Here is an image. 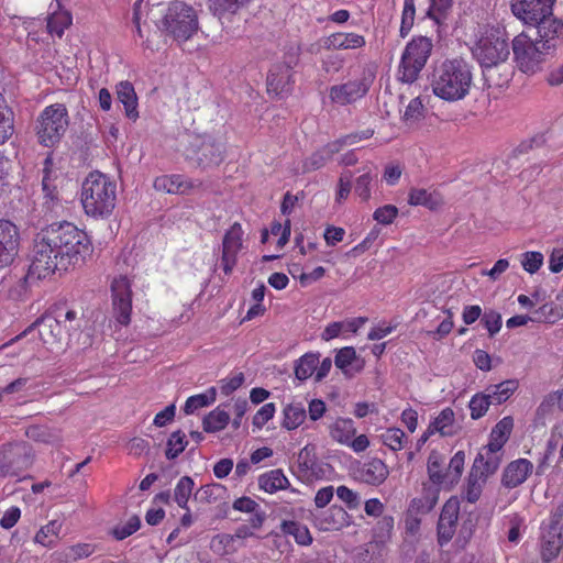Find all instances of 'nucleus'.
Masks as SVG:
<instances>
[{
	"mask_svg": "<svg viewBox=\"0 0 563 563\" xmlns=\"http://www.w3.org/2000/svg\"><path fill=\"white\" fill-rule=\"evenodd\" d=\"M250 2L251 0H207L208 9L220 21L230 20Z\"/></svg>",
	"mask_w": 563,
	"mask_h": 563,
	"instance_id": "obj_28",
	"label": "nucleus"
},
{
	"mask_svg": "<svg viewBox=\"0 0 563 563\" xmlns=\"http://www.w3.org/2000/svg\"><path fill=\"white\" fill-rule=\"evenodd\" d=\"M356 360V351L353 346H345L336 352L334 364L344 375H351L350 366Z\"/></svg>",
	"mask_w": 563,
	"mask_h": 563,
	"instance_id": "obj_55",
	"label": "nucleus"
},
{
	"mask_svg": "<svg viewBox=\"0 0 563 563\" xmlns=\"http://www.w3.org/2000/svg\"><path fill=\"white\" fill-rule=\"evenodd\" d=\"M69 125L68 110L64 103H53L45 107L36 120L38 142L51 147L65 135Z\"/></svg>",
	"mask_w": 563,
	"mask_h": 563,
	"instance_id": "obj_7",
	"label": "nucleus"
},
{
	"mask_svg": "<svg viewBox=\"0 0 563 563\" xmlns=\"http://www.w3.org/2000/svg\"><path fill=\"white\" fill-rule=\"evenodd\" d=\"M80 200L87 216L107 218L115 207L117 184L104 174L92 172L82 183Z\"/></svg>",
	"mask_w": 563,
	"mask_h": 563,
	"instance_id": "obj_4",
	"label": "nucleus"
},
{
	"mask_svg": "<svg viewBox=\"0 0 563 563\" xmlns=\"http://www.w3.org/2000/svg\"><path fill=\"white\" fill-rule=\"evenodd\" d=\"M532 467V463L526 459L511 462L504 472V485L509 488L521 485L531 473Z\"/></svg>",
	"mask_w": 563,
	"mask_h": 563,
	"instance_id": "obj_27",
	"label": "nucleus"
},
{
	"mask_svg": "<svg viewBox=\"0 0 563 563\" xmlns=\"http://www.w3.org/2000/svg\"><path fill=\"white\" fill-rule=\"evenodd\" d=\"M563 545V537L556 525H552L543 532L541 554L542 559L547 562L554 559Z\"/></svg>",
	"mask_w": 563,
	"mask_h": 563,
	"instance_id": "obj_32",
	"label": "nucleus"
},
{
	"mask_svg": "<svg viewBox=\"0 0 563 563\" xmlns=\"http://www.w3.org/2000/svg\"><path fill=\"white\" fill-rule=\"evenodd\" d=\"M93 245L88 233L71 222L53 223L35 238L31 264L24 277L33 283L81 266L92 255Z\"/></svg>",
	"mask_w": 563,
	"mask_h": 563,
	"instance_id": "obj_1",
	"label": "nucleus"
},
{
	"mask_svg": "<svg viewBox=\"0 0 563 563\" xmlns=\"http://www.w3.org/2000/svg\"><path fill=\"white\" fill-rule=\"evenodd\" d=\"M322 47L328 51L360 49L366 45L363 35L355 32H335L322 38Z\"/></svg>",
	"mask_w": 563,
	"mask_h": 563,
	"instance_id": "obj_22",
	"label": "nucleus"
},
{
	"mask_svg": "<svg viewBox=\"0 0 563 563\" xmlns=\"http://www.w3.org/2000/svg\"><path fill=\"white\" fill-rule=\"evenodd\" d=\"M508 526L507 538L510 542L517 543L521 538V528L523 527V518L517 514H512L506 518Z\"/></svg>",
	"mask_w": 563,
	"mask_h": 563,
	"instance_id": "obj_64",
	"label": "nucleus"
},
{
	"mask_svg": "<svg viewBox=\"0 0 563 563\" xmlns=\"http://www.w3.org/2000/svg\"><path fill=\"white\" fill-rule=\"evenodd\" d=\"M432 41L426 36L413 37L401 55L399 79L411 84L417 80L432 52Z\"/></svg>",
	"mask_w": 563,
	"mask_h": 563,
	"instance_id": "obj_9",
	"label": "nucleus"
},
{
	"mask_svg": "<svg viewBox=\"0 0 563 563\" xmlns=\"http://www.w3.org/2000/svg\"><path fill=\"white\" fill-rule=\"evenodd\" d=\"M185 158L201 169L221 164L224 147L206 134L186 133L180 143Z\"/></svg>",
	"mask_w": 563,
	"mask_h": 563,
	"instance_id": "obj_6",
	"label": "nucleus"
},
{
	"mask_svg": "<svg viewBox=\"0 0 563 563\" xmlns=\"http://www.w3.org/2000/svg\"><path fill=\"white\" fill-rule=\"evenodd\" d=\"M155 190L169 195H189L201 186L198 179L181 174L162 175L154 179Z\"/></svg>",
	"mask_w": 563,
	"mask_h": 563,
	"instance_id": "obj_18",
	"label": "nucleus"
},
{
	"mask_svg": "<svg viewBox=\"0 0 563 563\" xmlns=\"http://www.w3.org/2000/svg\"><path fill=\"white\" fill-rule=\"evenodd\" d=\"M349 515L341 506L333 505L316 517V525L320 530H339L347 523Z\"/></svg>",
	"mask_w": 563,
	"mask_h": 563,
	"instance_id": "obj_26",
	"label": "nucleus"
},
{
	"mask_svg": "<svg viewBox=\"0 0 563 563\" xmlns=\"http://www.w3.org/2000/svg\"><path fill=\"white\" fill-rule=\"evenodd\" d=\"M20 233L15 224L0 220V269L9 267L19 254Z\"/></svg>",
	"mask_w": 563,
	"mask_h": 563,
	"instance_id": "obj_17",
	"label": "nucleus"
},
{
	"mask_svg": "<svg viewBox=\"0 0 563 563\" xmlns=\"http://www.w3.org/2000/svg\"><path fill=\"white\" fill-rule=\"evenodd\" d=\"M234 537L232 534H218L211 540V549L219 554H227L235 551L233 545Z\"/></svg>",
	"mask_w": 563,
	"mask_h": 563,
	"instance_id": "obj_62",
	"label": "nucleus"
},
{
	"mask_svg": "<svg viewBox=\"0 0 563 563\" xmlns=\"http://www.w3.org/2000/svg\"><path fill=\"white\" fill-rule=\"evenodd\" d=\"M111 299L115 320L128 325L132 313V282L128 276L119 275L112 279Z\"/></svg>",
	"mask_w": 563,
	"mask_h": 563,
	"instance_id": "obj_12",
	"label": "nucleus"
},
{
	"mask_svg": "<svg viewBox=\"0 0 563 563\" xmlns=\"http://www.w3.org/2000/svg\"><path fill=\"white\" fill-rule=\"evenodd\" d=\"M367 322L366 317H356L329 323L321 333L323 341H331L335 338H347L349 333H356Z\"/></svg>",
	"mask_w": 563,
	"mask_h": 563,
	"instance_id": "obj_24",
	"label": "nucleus"
},
{
	"mask_svg": "<svg viewBox=\"0 0 563 563\" xmlns=\"http://www.w3.org/2000/svg\"><path fill=\"white\" fill-rule=\"evenodd\" d=\"M439 499V488L423 487L422 496L413 498L408 511L417 516L430 512L437 505Z\"/></svg>",
	"mask_w": 563,
	"mask_h": 563,
	"instance_id": "obj_34",
	"label": "nucleus"
},
{
	"mask_svg": "<svg viewBox=\"0 0 563 563\" xmlns=\"http://www.w3.org/2000/svg\"><path fill=\"white\" fill-rule=\"evenodd\" d=\"M444 463L443 456L437 452L432 451L428 457V475L430 482L439 487H450L449 475L446 474V470L443 471L442 465Z\"/></svg>",
	"mask_w": 563,
	"mask_h": 563,
	"instance_id": "obj_33",
	"label": "nucleus"
},
{
	"mask_svg": "<svg viewBox=\"0 0 563 563\" xmlns=\"http://www.w3.org/2000/svg\"><path fill=\"white\" fill-rule=\"evenodd\" d=\"M195 483L191 477L183 476L174 489V499L183 509H188V500L191 496Z\"/></svg>",
	"mask_w": 563,
	"mask_h": 563,
	"instance_id": "obj_50",
	"label": "nucleus"
},
{
	"mask_svg": "<svg viewBox=\"0 0 563 563\" xmlns=\"http://www.w3.org/2000/svg\"><path fill=\"white\" fill-rule=\"evenodd\" d=\"M388 474L389 471L387 465L377 457L364 462L357 468V477L362 482L373 486H377L384 483L388 477Z\"/></svg>",
	"mask_w": 563,
	"mask_h": 563,
	"instance_id": "obj_25",
	"label": "nucleus"
},
{
	"mask_svg": "<svg viewBox=\"0 0 563 563\" xmlns=\"http://www.w3.org/2000/svg\"><path fill=\"white\" fill-rule=\"evenodd\" d=\"M484 327L487 329L490 336L500 331L503 320L499 312L496 310H486L481 319Z\"/></svg>",
	"mask_w": 563,
	"mask_h": 563,
	"instance_id": "obj_63",
	"label": "nucleus"
},
{
	"mask_svg": "<svg viewBox=\"0 0 563 563\" xmlns=\"http://www.w3.org/2000/svg\"><path fill=\"white\" fill-rule=\"evenodd\" d=\"M217 399V388L210 387L202 394H197L187 398L183 408L186 415H192L200 408L212 405Z\"/></svg>",
	"mask_w": 563,
	"mask_h": 563,
	"instance_id": "obj_42",
	"label": "nucleus"
},
{
	"mask_svg": "<svg viewBox=\"0 0 563 563\" xmlns=\"http://www.w3.org/2000/svg\"><path fill=\"white\" fill-rule=\"evenodd\" d=\"M472 85V67L462 58L445 59L433 68L430 77L434 96L449 102L464 99Z\"/></svg>",
	"mask_w": 563,
	"mask_h": 563,
	"instance_id": "obj_2",
	"label": "nucleus"
},
{
	"mask_svg": "<svg viewBox=\"0 0 563 563\" xmlns=\"http://www.w3.org/2000/svg\"><path fill=\"white\" fill-rule=\"evenodd\" d=\"M280 530L284 534L294 537L295 541L300 545H309L312 542L309 529L298 521L284 520L280 525Z\"/></svg>",
	"mask_w": 563,
	"mask_h": 563,
	"instance_id": "obj_40",
	"label": "nucleus"
},
{
	"mask_svg": "<svg viewBox=\"0 0 563 563\" xmlns=\"http://www.w3.org/2000/svg\"><path fill=\"white\" fill-rule=\"evenodd\" d=\"M307 418V411L301 402H290L283 409L282 427L288 431L300 427Z\"/></svg>",
	"mask_w": 563,
	"mask_h": 563,
	"instance_id": "obj_35",
	"label": "nucleus"
},
{
	"mask_svg": "<svg viewBox=\"0 0 563 563\" xmlns=\"http://www.w3.org/2000/svg\"><path fill=\"white\" fill-rule=\"evenodd\" d=\"M187 444L188 442L183 431L173 432L167 441L166 457L168 460L177 457L186 449Z\"/></svg>",
	"mask_w": 563,
	"mask_h": 563,
	"instance_id": "obj_53",
	"label": "nucleus"
},
{
	"mask_svg": "<svg viewBox=\"0 0 563 563\" xmlns=\"http://www.w3.org/2000/svg\"><path fill=\"white\" fill-rule=\"evenodd\" d=\"M375 176L366 172L358 176L354 184V194L362 200L368 201L372 197V183Z\"/></svg>",
	"mask_w": 563,
	"mask_h": 563,
	"instance_id": "obj_54",
	"label": "nucleus"
},
{
	"mask_svg": "<svg viewBox=\"0 0 563 563\" xmlns=\"http://www.w3.org/2000/svg\"><path fill=\"white\" fill-rule=\"evenodd\" d=\"M556 0H512L511 11L527 25H537L545 18L552 16Z\"/></svg>",
	"mask_w": 563,
	"mask_h": 563,
	"instance_id": "obj_13",
	"label": "nucleus"
},
{
	"mask_svg": "<svg viewBox=\"0 0 563 563\" xmlns=\"http://www.w3.org/2000/svg\"><path fill=\"white\" fill-rule=\"evenodd\" d=\"M14 132V114L0 93V145L5 143Z\"/></svg>",
	"mask_w": 563,
	"mask_h": 563,
	"instance_id": "obj_43",
	"label": "nucleus"
},
{
	"mask_svg": "<svg viewBox=\"0 0 563 563\" xmlns=\"http://www.w3.org/2000/svg\"><path fill=\"white\" fill-rule=\"evenodd\" d=\"M494 405L490 397L487 396V390L485 389L482 393H477L472 396L468 408L471 412V418L473 420H477L486 415L489 409V406Z\"/></svg>",
	"mask_w": 563,
	"mask_h": 563,
	"instance_id": "obj_48",
	"label": "nucleus"
},
{
	"mask_svg": "<svg viewBox=\"0 0 563 563\" xmlns=\"http://www.w3.org/2000/svg\"><path fill=\"white\" fill-rule=\"evenodd\" d=\"M319 364L318 353H306L296 363L295 375L299 380H306L311 377Z\"/></svg>",
	"mask_w": 563,
	"mask_h": 563,
	"instance_id": "obj_46",
	"label": "nucleus"
},
{
	"mask_svg": "<svg viewBox=\"0 0 563 563\" xmlns=\"http://www.w3.org/2000/svg\"><path fill=\"white\" fill-rule=\"evenodd\" d=\"M456 432L455 413L452 408L442 409L429 423V433L451 437Z\"/></svg>",
	"mask_w": 563,
	"mask_h": 563,
	"instance_id": "obj_30",
	"label": "nucleus"
},
{
	"mask_svg": "<svg viewBox=\"0 0 563 563\" xmlns=\"http://www.w3.org/2000/svg\"><path fill=\"white\" fill-rule=\"evenodd\" d=\"M464 463L465 454L463 451L456 452L450 460L449 467L446 468V474L450 475L448 477L451 486L454 485L460 478L462 471L464 468Z\"/></svg>",
	"mask_w": 563,
	"mask_h": 563,
	"instance_id": "obj_57",
	"label": "nucleus"
},
{
	"mask_svg": "<svg viewBox=\"0 0 563 563\" xmlns=\"http://www.w3.org/2000/svg\"><path fill=\"white\" fill-rule=\"evenodd\" d=\"M380 440L391 451H400L407 443V437L400 428H387L382 434Z\"/></svg>",
	"mask_w": 563,
	"mask_h": 563,
	"instance_id": "obj_47",
	"label": "nucleus"
},
{
	"mask_svg": "<svg viewBox=\"0 0 563 563\" xmlns=\"http://www.w3.org/2000/svg\"><path fill=\"white\" fill-rule=\"evenodd\" d=\"M543 254L541 252L537 251H528L521 254V266L522 268L529 273L534 274L537 273L541 266L543 265Z\"/></svg>",
	"mask_w": 563,
	"mask_h": 563,
	"instance_id": "obj_56",
	"label": "nucleus"
},
{
	"mask_svg": "<svg viewBox=\"0 0 563 563\" xmlns=\"http://www.w3.org/2000/svg\"><path fill=\"white\" fill-rule=\"evenodd\" d=\"M538 27L537 40L541 43L542 48L550 53L563 43V22L545 18L542 22L536 25Z\"/></svg>",
	"mask_w": 563,
	"mask_h": 563,
	"instance_id": "obj_20",
	"label": "nucleus"
},
{
	"mask_svg": "<svg viewBox=\"0 0 563 563\" xmlns=\"http://www.w3.org/2000/svg\"><path fill=\"white\" fill-rule=\"evenodd\" d=\"M117 98L123 104L125 115L135 121L139 118L137 96L130 81H120L117 87Z\"/></svg>",
	"mask_w": 563,
	"mask_h": 563,
	"instance_id": "obj_29",
	"label": "nucleus"
},
{
	"mask_svg": "<svg viewBox=\"0 0 563 563\" xmlns=\"http://www.w3.org/2000/svg\"><path fill=\"white\" fill-rule=\"evenodd\" d=\"M460 512V501L452 497L444 504L438 521V541L440 545L450 542L456 531Z\"/></svg>",
	"mask_w": 563,
	"mask_h": 563,
	"instance_id": "obj_19",
	"label": "nucleus"
},
{
	"mask_svg": "<svg viewBox=\"0 0 563 563\" xmlns=\"http://www.w3.org/2000/svg\"><path fill=\"white\" fill-rule=\"evenodd\" d=\"M64 521L60 519H53L36 532L34 541L43 547L53 548L58 539L63 529Z\"/></svg>",
	"mask_w": 563,
	"mask_h": 563,
	"instance_id": "obj_37",
	"label": "nucleus"
},
{
	"mask_svg": "<svg viewBox=\"0 0 563 563\" xmlns=\"http://www.w3.org/2000/svg\"><path fill=\"white\" fill-rule=\"evenodd\" d=\"M371 84V76L352 79L343 84L331 86L328 96L332 103L347 106L363 98L367 93Z\"/></svg>",
	"mask_w": 563,
	"mask_h": 563,
	"instance_id": "obj_14",
	"label": "nucleus"
},
{
	"mask_svg": "<svg viewBox=\"0 0 563 563\" xmlns=\"http://www.w3.org/2000/svg\"><path fill=\"white\" fill-rule=\"evenodd\" d=\"M512 51L516 62L523 73H536L544 62V56L549 54L538 40L532 41L525 33L512 40Z\"/></svg>",
	"mask_w": 563,
	"mask_h": 563,
	"instance_id": "obj_11",
	"label": "nucleus"
},
{
	"mask_svg": "<svg viewBox=\"0 0 563 563\" xmlns=\"http://www.w3.org/2000/svg\"><path fill=\"white\" fill-rule=\"evenodd\" d=\"M291 86V65H274L267 76V91L276 97L288 93Z\"/></svg>",
	"mask_w": 563,
	"mask_h": 563,
	"instance_id": "obj_23",
	"label": "nucleus"
},
{
	"mask_svg": "<svg viewBox=\"0 0 563 563\" xmlns=\"http://www.w3.org/2000/svg\"><path fill=\"white\" fill-rule=\"evenodd\" d=\"M33 462V448L27 442H9L0 446V477H20Z\"/></svg>",
	"mask_w": 563,
	"mask_h": 563,
	"instance_id": "obj_10",
	"label": "nucleus"
},
{
	"mask_svg": "<svg viewBox=\"0 0 563 563\" xmlns=\"http://www.w3.org/2000/svg\"><path fill=\"white\" fill-rule=\"evenodd\" d=\"M63 328L58 319L52 316H43L25 330L24 334L36 331L45 345L53 346L62 341Z\"/></svg>",
	"mask_w": 563,
	"mask_h": 563,
	"instance_id": "obj_21",
	"label": "nucleus"
},
{
	"mask_svg": "<svg viewBox=\"0 0 563 563\" xmlns=\"http://www.w3.org/2000/svg\"><path fill=\"white\" fill-rule=\"evenodd\" d=\"M473 56L483 69V76L489 87H501L509 81L510 73L498 74L509 56V46L498 31L483 35L473 47Z\"/></svg>",
	"mask_w": 563,
	"mask_h": 563,
	"instance_id": "obj_3",
	"label": "nucleus"
},
{
	"mask_svg": "<svg viewBox=\"0 0 563 563\" xmlns=\"http://www.w3.org/2000/svg\"><path fill=\"white\" fill-rule=\"evenodd\" d=\"M398 216V208L394 205H385L377 208L373 213V219L379 224L389 225Z\"/></svg>",
	"mask_w": 563,
	"mask_h": 563,
	"instance_id": "obj_61",
	"label": "nucleus"
},
{
	"mask_svg": "<svg viewBox=\"0 0 563 563\" xmlns=\"http://www.w3.org/2000/svg\"><path fill=\"white\" fill-rule=\"evenodd\" d=\"M352 174L350 172L342 173L339 177L334 201L335 203H343L350 196L352 184Z\"/></svg>",
	"mask_w": 563,
	"mask_h": 563,
	"instance_id": "obj_60",
	"label": "nucleus"
},
{
	"mask_svg": "<svg viewBox=\"0 0 563 563\" xmlns=\"http://www.w3.org/2000/svg\"><path fill=\"white\" fill-rule=\"evenodd\" d=\"M289 485L288 478L279 468L266 472L258 477V486L262 490L268 494H274L278 490L286 489Z\"/></svg>",
	"mask_w": 563,
	"mask_h": 563,
	"instance_id": "obj_36",
	"label": "nucleus"
},
{
	"mask_svg": "<svg viewBox=\"0 0 563 563\" xmlns=\"http://www.w3.org/2000/svg\"><path fill=\"white\" fill-rule=\"evenodd\" d=\"M416 15V7L415 2L405 1L404 0V9L401 13V25H400V36L406 37L415 22Z\"/></svg>",
	"mask_w": 563,
	"mask_h": 563,
	"instance_id": "obj_59",
	"label": "nucleus"
},
{
	"mask_svg": "<svg viewBox=\"0 0 563 563\" xmlns=\"http://www.w3.org/2000/svg\"><path fill=\"white\" fill-rule=\"evenodd\" d=\"M356 433L354 421L350 418H338L330 427L331 438L345 445Z\"/></svg>",
	"mask_w": 563,
	"mask_h": 563,
	"instance_id": "obj_39",
	"label": "nucleus"
},
{
	"mask_svg": "<svg viewBox=\"0 0 563 563\" xmlns=\"http://www.w3.org/2000/svg\"><path fill=\"white\" fill-rule=\"evenodd\" d=\"M141 520L137 516H132L126 522L113 528L112 534L117 540H123L140 529Z\"/></svg>",
	"mask_w": 563,
	"mask_h": 563,
	"instance_id": "obj_58",
	"label": "nucleus"
},
{
	"mask_svg": "<svg viewBox=\"0 0 563 563\" xmlns=\"http://www.w3.org/2000/svg\"><path fill=\"white\" fill-rule=\"evenodd\" d=\"M56 172L53 170V161L51 157H46L43 167L42 186L45 196L52 200L56 198V186L54 184Z\"/></svg>",
	"mask_w": 563,
	"mask_h": 563,
	"instance_id": "obj_52",
	"label": "nucleus"
},
{
	"mask_svg": "<svg viewBox=\"0 0 563 563\" xmlns=\"http://www.w3.org/2000/svg\"><path fill=\"white\" fill-rule=\"evenodd\" d=\"M517 379H507L496 385L486 387L487 396L490 397L494 405H501L507 401L518 389Z\"/></svg>",
	"mask_w": 563,
	"mask_h": 563,
	"instance_id": "obj_38",
	"label": "nucleus"
},
{
	"mask_svg": "<svg viewBox=\"0 0 563 563\" xmlns=\"http://www.w3.org/2000/svg\"><path fill=\"white\" fill-rule=\"evenodd\" d=\"M41 396L40 384L29 377H20L0 389V402L23 405Z\"/></svg>",
	"mask_w": 563,
	"mask_h": 563,
	"instance_id": "obj_15",
	"label": "nucleus"
},
{
	"mask_svg": "<svg viewBox=\"0 0 563 563\" xmlns=\"http://www.w3.org/2000/svg\"><path fill=\"white\" fill-rule=\"evenodd\" d=\"M426 108L420 97H416L409 101L407 104L405 112L402 114V120L409 124H416L420 122L424 118Z\"/></svg>",
	"mask_w": 563,
	"mask_h": 563,
	"instance_id": "obj_51",
	"label": "nucleus"
},
{
	"mask_svg": "<svg viewBox=\"0 0 563 563\" xmlns=\"http://www.w3.org/2000/svg\"><path fill=\"white\" fill-rule=\"evenodd\" d=\"M25 435L36 442L55 444L60 441L59 430L48 426H31L25 430Z\"/></svg>",
	"mask_w": 563,
	"mask_h": 563,
	"instance_id": "obj_41",
	"label": "nucleus"
},
{
	"mask_svg": "<svg viewBox=\"0 0 563 563\" xmlns=\"http://www.w3.org/2000/svg\"><path fill=\"white\" fill-rule=\"evenodd\" d=\"M71 14L66 10L54 11L47 20L49 34L62 37L65 30L71 24Z\"/></svg>",
	"mask_w": 563,
	"mask_h": 563,
	"instance_id": "obj_45",
	"label": "nucleus"
},
{
	"mask_svg": "<svg viewBox=\"0 0 563 563\" xmlns=\"http://www.w3.org/2000/svg\"><path fill=\"white\" fill-rule=\"evenodd\" d=\"M483 471H484L483 466H482V468H478L476 471L475 463L473 464V468L470 474L468 484H467V488H466V493H465L466 499L470 503H475L479 498V495L482 492L479 482H484L485 478L489 475L486 473H482Z\"/></svg>",
	"mask_w": 563,
	"mask_h": 563,
	"instance_id": "obj_49",
	"label": "nucleus"
},
{
	"mask_svg": "<svg viewBox=\"0 0 563 563\" xmlns=\"http://www.w3.org/2000/svg\"><path fill=\"white\" fill-rule=\"evenodd\" d=\"M230 422L229 413L220 406L210 411L202 420L203 430L214 433L223 430Z\"/></svg>",
	"mask_w": 563,
	"mask_h": 563,
	"instance_id": "obj_44",
	"label": "nucleus"
},
{
	"mask_svg": "<svg viewBox=\"0 0 563 563\" xmlns=\"http://www.w3.org/2000/svg\"><path fill=\"white\" fill-rule=\"evenodd\" d=\"M156 26L178 43L192 37L199 29L197 11L184 1H173L164 10Z\"/></svg>",
	"mask_w": 563,
	"mask_h": 563,
	"instance_id": "obj_5",
	"label": "nucleus"
},
{
	"mask_svg": "<svg viewBox=\"0 0 563 563\" xmlns=\"http://www.w3.org/2000/svg\"><path fill=\"white\" fill-rule=\"evenodd\" d=\"M410 206H423L430 210H437L443 205V198L437 190L424 188H411L408 195Z\"/></svg>",
	"mask_w": 563,
	"mask_h": 563,
	"instance_id": "obj_31",
	"label": "nucleus"
},
{
	"mask_svg": "<svg viewBox=\"0 0 563 563\" xmlns=\"http://www.w3.org/2000/svg\"><path fill=\"white\" fill-rule=\"evenodd\" d=\"M512 427L514 420L511 417H504L497 422L490 432L488 444L482 449L475 459L476 471L482 466L484 467L482 473L493 474L497 471L500 464V451L509 439Z\"/></svg>",
	"mask_w": 563,
	"mask_h": 563,
	"instance_id": "obj_8",
	"label": "nucleus"
},
{
	"mask_svg": "<svg viewBox=\"0 0 563 563\" xmlns=\"http://www.w3.org/2000/svg\"><path fill=\"white\" fill-rule=\"evenodd\" d=\"M244 231L240 223H233L222 240L221 264L225 275H230L238 262V255L243 249Z\"/></svg>",
	"mask_w": 563,
	"mask_h": 563,
	"instance_id": "obj_16",
	"label": "nucleus"
}]
</instances>
